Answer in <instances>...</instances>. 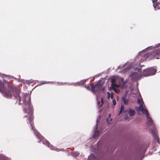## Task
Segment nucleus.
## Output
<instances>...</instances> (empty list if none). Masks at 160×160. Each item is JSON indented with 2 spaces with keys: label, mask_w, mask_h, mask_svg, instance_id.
<instances>
[{
  "label": "nucleus",
  "mask_w": 160,
  "mask_h": 160,
  "mask_svg": "<svg viewBox=\"0 0 160 160\" xmlns=\"http://www.w3.org/2000/svg\"><path fill=\"white\" fill-rule=\"evenodd\" d=\"M77 84L78 85H81V82L80 81L79 82H77L76 83H68V85H74V86H75Z\"/></svg>",
  "instance_id": "ddd939ff"
},
{
  "label": "nucleus",
  "mask_w": 160,
  "mask_h": 160,
  "mask_svg": "<svg viewBox=\"0 0 160 160\" xmlns=\"http://www.w3.org/2000/svg\"><path fill=\"white\" fill-rule=\"evenodd\" d=\"M111 86L109 87V89L113 90L116 93L119 92V90L116 88L121 87V88H123L126 86V84L127 82L126 81H124L123 78H120V81L118 84H116V81L114 79H112L111 80Z\"/></svg>",
  "instance_id": "39448f33"
},
{
  "label": "nucleus",
  "mask_w": 160,
  "mask_h": 160,
  "mask_svg": "<svg viewBox=\"0 0 160 160\" xmlns=\"http://www.w3.org/2000/svg\"><path fill=\"white\" fill-rule=\"evenodd\" d=\"M23 102L24 104V105H27L28 106L29 109L27 110L26 108L23 109V112H25L28 113V114H30L29 118L28 119L29 121V123L30 124L32 130L33 131L35 134L36 136L38 138L39 140V141H38L39 142H42L44 144L47 145L51 149L55 150L57 151H59L61 150L58 148H56L52 145L50 144L49 142L44 137L42 136L36 130L34 126L33 125V123L32 121L33 119V116L32 114L33 110L32 109V106L31 105V96L29 95V93H24L23 94Z\"/></svg>",
  "instance_id": "f257e3e1"
},
{
  "label": "nucleus",
  "mask_w": 160,
  "mask_h": 160,
  "mask_svg": "<svg viewBox=\"0 0 160 160\" xmlns=\"http://www.w3.org/2000/svg\"><path fill=\"white\" fill-rule=\"evenodd\" d=\"M111 68H110L108 69V70H109V69H111Z\"/></svg>",
  "instance_id": "473e14b6"
},
{
  "label": "nucleus",
  "mask_w": 160,
  "mask_h": 160,
  "mask_svg": "<svg viewBox=\"0 0 160 160\" xmlns=\"http://www.w3.org/2000/svg\"><path fill=\"white\" fill-rule=\"evenodd\" d=\"M25 80L23 79H18V81L20 82H22L24 84Z\"/></svg>",
  "instance_id": "412c9836"
},
{
  "label": "nucleus",
  "mask_w": 160,
  "mask_h": 160,
  "mask_svg": "<svg viewBox=\"0 0 160 160\" xmlns=\"http://www.w3.org/2000/svg\"><path fill=\"white\" fill-rule=\"evenodd\" d=\"M112 103L114 106H115L116 104V102L115 99H113L112 100Z\"/></svg>",
  "instance_id": "5701e85b"
},
{
  "label": "nucleus",
  "mask_w": 160,
  "mask_h": 160,
  "mask_svg": "<svg viewBox=\"0 0 160 160\" xmlns=\"http://www.w3.org/2000/svg\"><path fill=\"white\" fill-rule=\"evenodd\" d=\"M34 81L32 79L29 80H25L24 84H26L28 85H29L30 83L34 82Z\"/></svg>",
  "instance_id": "9d476101"
},
{
  "label": "nucleus",
  "mask_w": 160,
  "mask_h": 160,
  "mask_svg": "<svg viewBox=\"0 0 160 160\" xmlns=\"http://www.w3.org/2000/svg\"><path fill=\"white\" fill-rule=\"evenodd\" d=\"M88 79H83L81 80L80 81L81 82V85H83V84L86 82V81Z\"/></svg>",
  "instance_id": "6ab92c4d"
},
{
  "label": "nucleus",
  "mask_w": 160,
  "mask_h": 160,
  "mask_svg": "<svg viewBox=\"0 0 160 160\" xmlns=\"http://www.w3.org/2000/svg\"><path fill=\"white\" fill-rule=\"evenodd\" d=\"M79 154V153L78 152L76 151L73 152L72 154V156L74 157H76V156H78Z\"/></svg>",
  "instance_id": "dca6fc26"
},
{
  "label": "nucleus",
  "mask_w": 160,
  "mask_h": 160,
  "mask_svg": "<svg viewBox=\"0 0 160 160\" xmlns=\"http://www.w3.org/2000/svg\"><path fill=\"white\" fill-rule=\"evenodd\" d=\"M127 112L128 113L129 115L130 116H133L134 115L135 111L134 109H132L131 108H129L128 110H127Z\"/></svg>",
  "instance_id": "6e6552de"
},
{
  "label": "nucleus",
  "mask_w": 160,
  "mask_h": 160,
  "mask_svg": "<svg viewBox=\"0 0 160 160\" xmlns=\"http://www.w3.org/2000/svg\"><path fill=\"white\" fill-rule=\"evenodd\" d=\"M110 98H111L112 99L113 98V94L112 92L111 93V95H110Z\"/></svg>",
  "instance_id": "393cba45"
},
{
  "label": "nucleus",
  "mask_w": 160,
  "mask_h": 160,
  "mask_svg": "<svg viewBox=\"0 0 160 160\" xmlns=\"http://www.w3.org/2000/svg\"><path fill=\"white\" fill-rule=\"evenodd\" d=\"M110 116H111V114H109V117H110Z\"/></svg>",
  "instance_id": "72a5a7b5"
},
{
  "label": "nucleus",
  "mask_w": 160,
  "mask_h": 160,
  "mask_svg": "<svg viewBox=\"0 0 160 160\" xmlns=\"http://www.w3.org/2000/svg\"><path fill=\"white\" fill-rule=\"evenodd\" d=\"M144 56H145V57H147V58L148 57V55L147 54L145 55Z\"/></svg>",
  "instance_id": "7c9ffc66"
},
{
  "label": "nucleus",
  "mask_w": 160,
  "mask_h": 160,
  "mask_svg": "<svg viewBox=\"0 0 160 160\" xmlns=\"http://www.w3.org/2000/svg\"><path fill=\"white\" fill-rule=\"evenodd\" d=\"M125 67H126L123 70H129L133 69L134 70H141L138 68V63L134 62L132 63L131 62H127L122 66H119L118 67L117 69H122Z\"/></svg>",
  "instance_id": "423d86ee"
},
{
  "label": "nucleus",
  "mask_w": 160,
  "mask_h": 160,
  "mask_svg": "<svg viewBox=\"0 0 160 160\" xmlns=\"http://www.w3.org/2000/svg\"><path fill=\"white\" fill-rule=\"evenodd\" d=\"M97 130L95 128V131L94 132V133L92 136L93 138H96L97 137L99 133V132L98 131H97Z\"/></svg>",
  "instance_id": "9b49d317"
},
{
  "label": "nucleus",
  "mask_w": 160,
  "mask_h": 160,
  "mask_svg": "<svg viewBox=\"0 0 160 160\" xmlns=\"http://www.w3.org/2000/svg\"><path fill=\"white\" fill-rule=\"evenodd\" d=\"M152 3H154L155 2H156L158 0H152Z\"/></svg>",
  "instance_id": "bb28decb"
},
{
  "label": "nucleus",
  "mask_w": 160,
  "mask_h": 160,
  "mask_svg": "<svg viewBox=\"0 0 160 160\" xmlns=\"http://www.w3.org/2000/svg\"><path fill=\"white\" fill-rule=\"evenodd\" d=\"M122 99L123 103L126 105H127L128 102V99L127 98V95H124L122 98Z\"/></svg>",
  "instance_id": "1a4fd4ad"
},
{
  "label": "nucleus",
  "mask_w": 160,
  "mask_h": 160,
  "mask_svg": "<svg viewBox=\"0 0 160 160\" xmlns=\"http://www.w3.org/2000/svg\"><path fill=\"white\" fill-rule=\"evenodd\" d=\"M124 119L125 120H127V119H128V117H127L126 116L125 117Z\"/></svg>",
  "instance_id": "c85d7f7f"
},
{
  "label": "nucleus",
  "mask_w": 160,
  "mask_h": 160,
  "mask_svg": "<svg viewBox=\"0 0 160 160\" xmlns=\"http://www.w3.org/2000/svg\"><path fill=\"white\" fill-rule=\"evenodd\" d=\"M154 7L155 9H160V4L158 2L154 5Z\"/></svg>",
  "instance_id": "f8f14e48"
},
{
  "label": "nucleus",
  "mask_w": 160,
  "mask_h": 160,
  "mask_svg": "<svg viewBox=\"0 0 160 160\" xmlns=\"http://www.w3.org/2000/svg\"><path fill=\"white\" fill-rule=\"evenodd\" d=\"M102 87V86L101 85V89L99 90V91H103L104 89V87H103V88H101Z\"/></svg>",
  "instance_id": "a878e982"
},
{
  "label": "nucleus",
  "mask_w": 160,
  "mask_h": 160,
  "mask_svg": "<svg viewBox=\"0 0 160 160\" xmlns=\"http://www.w3.org/2000/svg\"><path fill=\"white\" fill-rule=\"evenodd\" d=\"M100 118H101V116H100L99 115L98 118H97V119L96 120V122H97V123L96 124V130L98 129V123L99 122L100 119Z\"/></svg>",
  "instance_id": "4468645a"
},
{
  "label": "nucleus",
  "mask_w": 160,
  "mask_h": 160,
  "mask_svg": "<svg viewBox=\"0 0 160 160\" xmlns=\"http://www.w3.org/2000/svg\"><path fill=\"white\" fill-rule=\"evenodd\" d=\"M154 58L155 59H158L160 58V50L159 53L156 54L154 56Z\"/></svg>",
  "instance_id": "f3484780"
},
{
  "label": "nucleus",
  "mask_w": 160,
  "mask_h": 160,
  "mask_svg": "<svg viewBox=\"0 0 160 160\" xmlns=\"http://www.w3.org/2000/svg\"><path fill=\"white\" fill-rule=\"evenodd\" d=\"M97 98H98V97H97Z\"/></svg>",
  "instance_id": "f704fd0d"
},
{
  "label": "nucleus",
  "mask_w": 160,
  "mask_h": 160,
  "mask_svg": "<svg viewBox=\"0 0 160 160\" xmlns=\"http://www.w3.org/2000/svg\"><path fill=\"white\" fill-rule=\"evenodd\" d=\"M150 70H156V69L155 68H152Z\"/></svg>",
  "instance_id": "cd10ccee"
},
{
  "label": "nucleus",
  "mask_w": 160,
  "mask_h": 160,
  "mask_svg": "<svg viewBox=\"0 0 160 160\" xmlns=\"http://www.w3.org/2000/svg\"><path fill=\"white\" fill-rule=\"evenodd\" d=\"M107 94H108V97H107L108 98H110V97L111 94L109 92H108Z\"/></svg>",
  "instance_id": "b1692460"
},
{
  "label": "nucleus",
  "mask_w": 160,
  "mask_h": 160,
  "mask_svg": "<svg viewBox=\"0 0 160 160\" xmlns=\"http://www.w3.org/2000/svg\"><path fill=\"white\" fill-rule=\"evenodd\" d=\"M24 118H28V116H27V115H25V116H24Z\"/></svg>",
  "instance_id": "c756f323"
},
{
  "label": "nucleus",
  "mask_w": 160,
  "mask_h": 160,
  "mask_svg": "<svg viewBox=\"0 0 160 160\" xmlns=\"http://www.w3.org/2000/svg\"><path fill=\"white\" fill-rule=\"evenodd\" d=\"M138 102L140 105L138 110L139 111H141L142 113H144L146 115V117L147 118V121L146 124L148 126H152L153 128L151 129L152 134L154 139L156 140L158 143L160 144V141H159L158 137L156 135V132L155 131V128L153 125V121L151 117L149 116V114L148 113V111L146 108L145 106L143 105L144 103L142 99H138Z\"/></svg>",
  "instance_id": "7ed1b4c3"
},
{
  "label": "nucleus",
  "mask_w": 160,
  "mask_h": 160,
  "mask_svg": "<svg viewBox=\"0 0 160 160\" xmlns=\"http://www.w3.org/2000/svg\"><path fill=\"white\" fill-rule=\"evenodd\" d=\"M41 83L40 84V85H41V84H47V83L50 82H47V81H41ZM51 82L52 83H55V82Z\"/></svg>",
  "instance_id": "a211bd4d"
},
{
  "label": "nucleus",
  "mask_w": 160,
  "mask_h": 160,
  "mask_svg": "<svg viewBox=\"0 0 160 160\" xmlns=\"http://www.w3.org/2000/svg\"><path fill=\"white\" fill-rule=\"evenodd\" d=\"M124 109V106L123 105H122L121 107L120 110V112H119V114H120L121 112Z\"/></svg>",
  "instance_id": "aec40b11"
},
{
  "label": "nucleus",
  "mask_w": 160,
  "mask_h": 160,
  "mask_svg": "<svg viewBox=\"0 0 160 160\" xmlns=\"http://www.w3.org/2000/svg\"><path fill=\"white\" fill-rule=\"evenodd\" d=\"M156 71H137L132 72L129 76L132 80L137 81L141 78L142 76L148 77L155 74Z\"/></svg>",
  "instance_id": "20e7f679"
},
{
  "label": "nucleus",
  "mask_w": 160,
  "mask_h": 160,
  "mask_svg": "<svg viewBox=\"0 0 160 160\" xmlns=\"http://www.w3.org/2000/svg\"><path fill=\"white\" fill-rule=\"evenodd\" d=\"M5 74H2V76H5Z\"/></svg>",
  "instance_id": "2f4dec72"
},
{
  "label": "nucleus",
  "mask_w": 160,
  "mask_h": 160,
  "mask_svg": "<svg viewBox=\"0 0 160 160\" xmlns=\"http://www.w3.org/2000/svg\"><path fill=\"white\" fill-rule=\"evenodd\" d=\"M8 89H6L3 82L0 80V92L4 97L7 98H11L12 97H14V98L19 99V104H21V98L19 94V90L12 85H10L8 83Z\"/></svg>",
  "instance_id": "f03ea898"
},
{
  "label": "nucleus",
  "mask_w": 160,
  "mask_h": 160,
  "mask_svg": "<svg viewBox=\"0 0 160 160\" xmlns=\"http://www.w3.org/2000/svg\"><path fill=\"white\" fill-rule=\"evenodd\" d=\"M101 103H100V101L98 102V107H99V108L101 107L103 104V98H102V99H101Z\"/></svg>",
  "instance_id": "2eb2a0df"
},
{
  "label": "nucleus",
  "mask_w": 160,
  "mask_h": 160,
  "mask_svg": "<svg viewBox=\"0 0 160 160\" xmlns=\"http://www.w3.org/2000/svg\"><path fill=\"white\" fill-rule=\"evenodd\" d=\"M83 86L87 89H89L90 87L89 85H83Z\"/></svg>",
  "instance_id": "4be33fe9"
},
{
  "label": "nucleus",
  "mask_w": 160,
  "mask_h": 160,
  "mask_svg": "<svg viewBox=\"0 0 160 160\" xmlns=\"http://www.w3.org/2000/svg\"><path fill=\"white\" fill-rule=\"evenodd\" d=\"M101 85L99 83H97L95 85H91L90 90L93 93L96 94V92H99L101 88Z\"/></svg>",
  "instance_id": "0eeeda50"
}]
</instances>
